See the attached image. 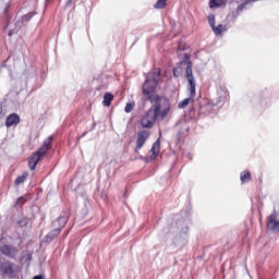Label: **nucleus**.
Segmentation results:
<instances>
[{
  "label": "nucleus",
  "mask_w": 279,
  "mask_h": 279,
  "mask_svg": "<svg viewBox=\"0 0 279 279\" xmlns=\"http://www.w3.org/2000/svg\"><path fill=\"white\" fill-rule=\"evenodd\" d=\"M145 81L142 85V95L146 101L151 104V108L142 117L141 125L144 130H151L156 124V119H165L171 112L169 98L156 93L158 85L162 82V70L153 68L148 73H144Z\"/></svg>",
  "instance_id": "f257e3e1"
},
{
  "label": "nucleus",
  "mask_w": 279,
  "mask_h": 279,
  "mask_svg": "<svg viewBox=\"0 0 279 279\" xmlns=\"http://www.w3.org/2000/svg\"><path fill=\"white\" fill-rule=\"evenodd\" d=\"M52 145L53 135H50L44 141L43 145L37 150L32 153V155L27 158L28 168L31 171H36V167H38V163L41 162V160H45V157L47 154H49Z\"/></svg>",
  "instance_id": "f03ea898"
},
{
  "label": "nucleus",
  "mask_w": 279,
  "mask_h": 279,
  "mask_svg": "<svg viewBox=\"0 0 279 279\" xmlns=\"http://www.w3.org/2000/svg\"><path fill=\"white\" fill-rule=\"evenodd\" d=\"M181 64H185V77L187 80V90L190 97H195L197 95V83L195 82V76L193 75V61H191V53H183V59Z\"/></svg>",
  "instance_id": "7ed1b4c3"
},
{
  "label": "nucleus",
  "mask_w": 279,
  "mask_h": 279,
  "mask_svg": "<svg viewBox=\"0 0 279 279\" xmlns=\"http://www.w3.org/2000/svg\"><path fill=\"white\" fill-rule=\"evenodd\" d=\"M189 244V227H182L180 233L175 235L171 242V245L167 247V252L170 254H178L185 245Z\"/></svg>",
  "instance_id": "20e7f679"
},
{
  "label": "nucleus",
  "mask_w": 279,
  "mask_h": 279,
  "mask_svg": "<svg viewBox=\"0 0 279 279\" xmlns=\"http://www.w3.org/2000/svg\"><path fill=\"white\" fill-rule=\"evenodd\" d=\"M215 105L210 100H206L203 104L199 105L198 111H195V108H190L189 112L193 117L199 119V117H208V114H213Z\"/></svg>",
  "instance_id": "39448f33"
},
{
  "label": "nucleus",
  "mask_w": 279,
  "mask_h": 279,
  "mask_svg": "<svg viewBox=\"0 0 279 279\" xmlns=\"http://www.w3.org/2000/svg\"><path fill=\"white\" fill-rule=\"evenodd\" d=\"M274 101L271 100V89L269 88H264L259 93V100L257 102V106L260 108H269Z\"/></svg>",
  "instance_id": "423d86ee"
},
{
  "label": "nucleus",
  "mask_w": 279,
  "mask_h": 279,
  "mask_svg": "<svg viewBox=\"0 0 279 279\" xmlns=\"http://www.w3.org/2000/svg\"><path fill=\"white\" fill-rule=\"evenodd\" d=\"M150 135H151V133H149V131H147V130L137 132V140H136V146L134 149V154H138V150L143 149V145H145V143H147V140L149 138Z\"/></svg>",
  "instance_id": "0eeeda50"
},
{
  "label": "nucleus",
  "mask_w": 279,
  "mask_h": 279,
  "mask_svg": "<svg viewBox=\"0 0 279 279\" xmlns=\"http://www.w3.org/2000/svg\"><path fill=\"white\" fill-rule=\"evenodd\" d=\"M69 214L63 210L61 211L60 216L54 221H52L51 227L62 231L66 227V223H69Z\"/></svg>",
  "instance_id": "6e6552de"
},
{
  "label": "nucleus",
  "mask_w": 279,
  "mask_h": 279,
  "mask_svg": "<svg viewBox=\"0 0 279 279\" xmlns=\"http://www.w3.org/2000/svg\"><path fill=\"white\" fill-rule=\"evenodd\" d=\"M150 155H147L146 157H142L144 162L149 165V162H154L156 158H158V154H160V138H158L150 148Z\"/></svg>",
  "instance_id": "1a4fd4ad"
},
{
  "label": "nucleus",
  "mask_w": 279,
  "mask_h": 279,
  "mask_svg": "<svg viewBox=\"0 0 279 279\" xmlns=\"http://www.w3.org/2000/svg\"><path fill=\"white\" fill-rule=\"evenodd\" d=\"M36 14H37L36 11H31L22 15L21 20L15 23L16 32H21V29H23V27L25 26V23H29L36 16Z\"/></svg>",
  "instance_id": "9d476101"
},
{
  "label": "nucleus",
  "mask_w": 279,
  "mask_h": 279,
  "mask_svg": "<svg viewBox=\"0 0 279 279\" xmlns=\"http://www.w3.org/2000/svg\"><path fill=\"white\" fill-rule=\"evenodd\" d=\"M0 254L5 256L7 258H16V254H19V250L14 245L3 244L0 246Z\"/></svg>",
  "instance_id": "9b49d317"
},
{
  "label": "nucleus",
  "mask_w": 279,
  "mask_h": 279,
  "mask_svg": "<svg viewBox=\"0 0 279 279\" xmlns=\"http://www.w3.org/2000/svg\"><path fill=\"white\" fill-rule=\"evenodd\" d=\"M0 271L3 276H14V263L10 260L0 262Z\"/></svg>",
  "instance_id": "f8f14e48"
},
{
  "label": "nucleus",
  "mask_w": 279,
  "mask_h": 279,
  "mask_svg": "<svg viewBox=\"0 0 279 279\" xmlns=\"http://www.w3.org/2000/svg\"><path fill=\"white\" fill-rule=\"evenodd\" d=\"M61 233L62 231H60V229L53 228V230H51L48 234L45 235V238L43 239V243L49 245V243L56 241V239H58V236H60Z\"/></svg>",
  "instance_id": "ddd939ff"
},
{
  "label": "nucleus",
  "mask_w": 279,
  "mask_h": 279,
  "mask_svg": "<svg viewBox=\"0 0 279 279\" xmlns=\"http://www.w3.org/2000/svg\"><path fill=\"white\" fill-rule=\"evenodd\" d=\"M21 123V116L19 113H11L7 117L5 128H12L13 125H19Z\"/></svg>",
  "instance_id": "4468645a"
},
{
  "label": "nucleus",
  "mask_w": 279,
  "mask_h": 279,
  "mask_svg": "<svg viewBox=\"0 0 279 279\" xmlns=\"http://www.w3.org/2000/svg\"><path fill=\"white\" fill-rule=\"evenodd\" d=\"M267 229L270 232H279V220L274 218V214L268 217Z\"/></svg>",
  "instance_id": "2eb2a0df"
},
{
  "label": "nucleus",
  "mask_w": 279,
  "mask_h": 279,
  "mask_svg": "<svg viewBox=\"0 0 279 279\" xmlns=\"http://www.w3.org/2000/svg\"><path fill=\"white\" fill-rule=\"evenodd\" d=\"M22 77H24V80H26L25 84L27 86V84H29L31 80L36 81V78L38 77V72L35 70H25L22 74Z\"/></svg>",
  "instance_id": "dca6fc26"
},
{
  "label": "nucleus",
  "mask_w": 279,
  "mask_h": 279,
  "mask_svg": "<svg viewBox=\"0 0 279 279\" xmlns=\"http://www.w3.org/2000/svg\"><path fill=\"white\" fill-rule=\"evenodd\" d=\"M228 29H230V27H228V23L226 22V24H218L215 27L211 28V31L214 32L215 36H221L223 34V32H228Z\"/></svg>",
  "instance_id": "f3484780"
},
{
  "label": "nucleus",
  "mask_w": 279,
  "mask_h": 279,
  "mask_svg": "<svg viewBox=\"0 0 279 279\" xmlns=\"http://www.w3.org/2000/svg\"><path fill=\"white\" fill-rule=\"evenodd\" d=\"M113 100H114V95L112 93L106 92L104 94L102 105L105 106V108H110V106H112Z\"/></svg>",
  "instance_id": "a211bd4d"
},
{
  "label": "nucleus",
  "mask_w": 279,
  "mask_h": 279,
  "mask_svg": "<svg viewBox=\"0 0 279 279\" xmlns=\"http://www.w3.org/2000/svg\"><path fill=\"white\" fill-rule=\"evenodd\" d=\"M190 104H195V97L189 96L187 98L183 99L179 102L178 108L179 110H184Z\"/></svg>",
  "instance_id": "6ab92c4d"
},
{
  "label": "nucleus",
  "mask_w": 279,
  "mask_h": 279,
  "mask_svg": "<svg viewBox=\"0 0 279 279\" xmlns=\"http://www.w3.org/2000/svg\"><path fill=\"white\" fill-rule=\"evenodd\" d=\"M177 228H179L178 222H175L174 225L172 223L169 227H165L162 229V231L160 232V236L165 238V236H167V234H171V233L175 232Z\"/></svg>",
  "instance_id": "aec40b11"
},
{
  "label": "nucleus",
  "mask_w": 279,
  "mask_h": 279,
  "mask_svg": "<svg viewBox=\"0 0 279 279\" xmlns=\"http://www.w3.org/2000/svg\"><path fill=\"white\" fill-rule=\"evenodd\" d=\"M240 180L242 184H247V182L252 180V172H250V170L242 171L240 174Z\"/></svg>",
  "instance_id": "412c9836"
},
{
  "label": "nucleus",
  "mask_w": 279,
  "mask_h": 279,
  "mask_svg": "<svg viewBox=\"0 0 279 279\" xmlns=\"http://www.w3.org/2000/svg\"><path fill=\"white\" fill-rule=\"evenodd\" d=\"M222 5H226V0H209L210 10L222 8Z\"/></svg>",
  "instance_id": "4be33fe9"
},
{
  "label": "nucleus",
  "mask_w": 279,
  "mask_h": 279,
  "mask_svg": "<svg viewBox=\"0 0 279 279\" xmlns=\"http://www.w3.org/2000/svg\"><path fill=\"white\" fill-rule=\"evenodd\" d=\"M183 64H186V63H182V61H181V62L178 63L177 66H174V68L172 69V75H173V77H181V75H182V73H183V71H182V65H183Z\"/></svg>",
  "instance_id": "5701e85b"
},
{
  "label": "nucleus",
  "mask_w": 279,
  "mask_h": 279,
  "mask_svg": "<svg viewBox=\"0 0 279 279\" xmlns=\"http://www.w3.org/2000/svg\"><path fill=\"white\" fill-rule=\"evenodd\" d=\"M27 175H29L27 171L23 172L22 175H19L14 181L15 186L23 184V182L27 180Z\"/></svg>",
  "instance_id": "b1692460"
},
{
  "label": "nucleus",
  "mask_w": 279,
  "mask_h": 279,
  "mask_svg": "<svg viewBox=\"0 0 279 279\" xmlns=\"http://www.w3.org/2000/svg\"><path fill=\"white\" fill-rule=\"evenodd\" d=\"M209 101L214 105V108H217V106H221V104H226V96L220 95L217 97L216 100L211 99Z\"/></svg>",
  "instance_id": "393cba45"
},
{
  "label": "nucleus",
  "mask_w": 279,
  "mask_h": 279,
  "mask_svg": "<svg viewBox=\"0 0 279 279\" xmlns=\"http://www.w3.org/2000/svg\"><path fill=\"white\" fill-rule=\"evenodd\" d=\"M15 226L16 228H27V226H29V218L27 217L21 218Z\"/></svg>",
  "instance_id": "a878e982"
},
{
  "label": "nucleus",
  "mask_w": 279,
  "mask_h": 279,
  "mask_svg": "<svg viewBox=\"0 0 279 279\" xmlns=\"http://www.w3.org/2000/svg\"><path fill=\"white\" fill-rule=\"evenodd\" d=\"M167 1L169 0H157L154 4L155 10H165L167 8Z\"/></svg>",
  "instance_id": "bb28decb"
},
{
  "label": "nucleus",
  "mask_w": 279,
  "mask_h": 279,
  "mask_svg": "<svg viewBox=\"0 0 279 279\" xmlns=\"http://www.w3.org/2000/svg\"><path fill=\"white\" fill-rule=\"evenodd\" d=\"M135 106H136V104L134 101L126 102V105L124 107V112H126V114H130V112H132V110H134Z\"/></svg>",
  "instance_id": "cd10ccee"
},
{
  "label": "nucleus",
  "mask_w": 279,
  "mask_h": 279,
  "mask_svg": "<svg viewBox=\"0 0 279 279\" xmlns=\"http://www.w3.org/2000/svg\"><path fill=\"white\" fill-rule=\"evenodd\" d=\"M15 204H17V206H25V204H27V198L25 196H20Z\"/></svg>",
  "instance_id": "c85d7f7f"
},
{
  "label": "nucleus",
  "mask_w": 279,
  "mask_h": 279,
  "mask_svg": "<svg viewBox=\"0 0 279 279\" xmlns=\"http://www.w3.org/2000/svg\"><path fill=\"white\" fill-rule=\"evenodd\" d=\"M207 19H208L209 27L213 29L216 26L215 14H209Z\"/></svg>",
  "instance_id": "c756f323"
},
{
  "label": "nucleus",
  "mask_w": 279,
  "mask_h": 279,
  "mask_svg": "<svg viewBox=\"0 0 279 279\" xmlns=\"http://www.w3.org/2000/svg\"><path fill=\"white\" fill-rule=\"evenodd\" d=\"M14 34H19V32H16V27H14L13 29H10V31L8 32L9 38H12V36H14Z\"/></svg>",
  "instance_id": "7c9ffc66"
},
{
  "label": "nucleus",
  "mask_w": 279,
  "mask_h": 279,
  "mask_svg": "<svg viewBox=\"0 0 279 279\" xmlns=\"http://www.w3.org/2000/svg\"><path fill=\"white\" fill-rule=\"evenodd\" d=\"M10 60V57H8L0 65L1 69H5L8 66V61Z\"/></svg>",
  "instance_id": "2f4dec72"
},
{
  "label": "nucleus",
  "mask_w": 279,
  "mask_h": 279,
  "mask_svg": "<svg viewBox=\"0 0 279 279\" xmlns=\"http://www.w3.org/2000/svg\"><path fill=\"white\" fill-rule=\"evenodd\" d=\"M72 3H77V0H68L66 3H65V8L71 7Z\"/></svg>",
  "instance_id": "473e14b6"
},
{
  "label": "nucleus",
  "mask_w": 279,
  "mask_h": 279,
  "mask_svg": "<svg viewBox=\"0 0 279 279\" xmlns=\"http://www.w3.org/2000/svg\"><path fill=\"white\" fill-rule=\"evenodd\" d=\"M33 279H45V275L39 274L33 277Z\"/></svg>",
  "instance_id": "72a5a7b5"
},
{
  "label": "nucleus",
  "mask_w": 279,
  "mask_h": 279,
  "mask_svg": "<svg viewBox=\"0 0 279 279\" xmlns=\"http://www.w3.org/2000/svg\"><path fill=\"white\" fill-rule=\"evenodd\" d=\"M1 114H3V104H0V119H1Z\"/></svg>",
  "instance_id": "f704fd0d"
},
{
  "label": "nucleus",
  "mask_w": 279,
  "mask_h": 279,
  "mask_svg": "<svg viewBox=\"0 0 279 279\" xmlns=\"http://www.w3.org/2000/svg\"><path fill=\"white\" fill-rule=\"evenodd\" d=\"M95 128H97V122H94V123L92 124L90 131H93Z\"/></svg>",
  "instance_id": "c9c22d12"
},
{
  "label": "nucleus",
  "mask_w": 279,
  "mask_h": 279,
  "mask_svg": "<svg viewBox=\"0 0 279 279\" xmlns=\"http://www.w3.org/2000/svg\"><path fill=\"white\" fill-rule=\"evenodd\" d=\"M86 134H88V131L82 133L81 138H84V136H86Z\"/></svg>",
  "instance_id": "e433bc0d"
},
{
  "label": "nucleus",
  "mask_w": 279,
  "mask_h": 279,
  "mask_svg": "<svg viewBox=\"0 0 279 279\" xmlns=\"http://www.w3.org/2000/svg\"><path fill=\"white\" fill-rule=\"evenodd\" d=\"M8 10H10L8 7L4 8L3 13L8 14Z\"/></svg>",
  "instance_id": "4c0bfd02"
},
{
  "label": "nucleus",
  "mask_w": 279,
  "mask_h": 279,
  "mask_svg": "<svg viewBox=\"0 0 279 279\" xmlns=\"http://www.w3.org/2000/svg\"><path fill=\"white\" fill-rule=\"evenodd\" d=\"M10 5H11L10 2H8L5 8H9V9H10Z\"/></svg>",
  "instance_id": "58836bf2"
}]
</instances>
